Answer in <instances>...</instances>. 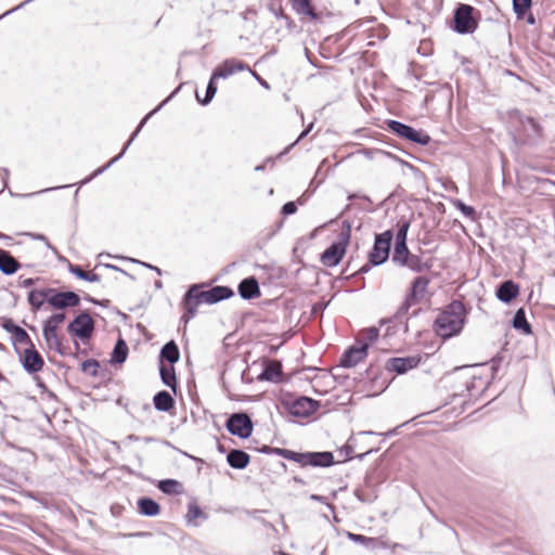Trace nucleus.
<instances>
[{
    "instance_id": "1",
    "label": "nucleus",
    "mask_w": 555,
    "mask_h": 555,
    "mask_svg": "<svg viewBox=\"0 0 555 555\" xmlns=\"http://www.w3.org/2000/svg\"><path fill=\"white\" fill-rule=\"evenodd\" d=\"M465 315L466 309L464 304L460 300H453L435 321L437 335L443 339L457 335L464 326Z\"/></svg>"
},
{
    "instance_id": "2",
    "label": "nucleus",
    "mask_w": 555,
    "mask_h": 555,
    "mask_svg": "<svg viewBox=\"0 0 555 555\" xmlns=\"http://www.w3.org/2000/svg\"><path fill=\"white\" fill-rule=\"evenodd\" d=\"M393 233L387 230L383 233L376 234L373 247L369 253V261L362 266L353 275L363 274L371 270V267L380 266L389 258L391 242Z\"/></svg>"
},
{
    "instance_id": "3",
    "label": "nucleus",
    "mask_w": 555,
    "mask_h": 555,
    "mask_svg": "<svg viewBox=\"0 0 555 555\" xmlns=\"http://www.w3.org/2000/svg\"><path fill=\"white\" fill-rule=\"evenodd\" d=\"M204 286L205 284H193L184 294L182 299V307L184 309V313L180 319V321L183 322L184 324H188L190 320L195 317L199 305H212L210 300L209 289L203 291L202 288Z\"/></svg>"
},
{
    "instance_id": "4",
    "label": "nucleus",
    "mask_w": 555,
    "mask_h": 555,
    "mask_svg": "<svg viewBox=\"0 0 555 555\" xmlns=\"http://www.w3.org/2000/svg\"><path fill=\"white\" fill-rule=\"evenodd\" d=\"M513 126L522 134L526 140H532L542 135V126L532 117L524 115L520 111L514 109L509 113Z\"/></svg>"
},
{
    "instance_id": "5",
    "label": "nucleus",
    "mask_w": 555,
    "mask_h": 555,
    "mask_svg": "<svg viewBox=\"0 0 555 555\" xmlns=\"http://www.w3.org/2000/svg\"><path fill=\"white\" fill-rule=\"evenodd\" d=\"M475 8L469 4H459L454 11V30L457 34H473L478 27V21L474 16Z\"/></svg>"
},
{
    "instance_id": "6",
    "label": "nucleus",
    "mask_w": 555,
    "mask_h": 555,
    "mask_svg": "<svg viewBox=\"0 0 555 555\" xmlns=\"http://www.w3.org/2000/svg\"><path fill=\"white\" fill-rule=\"evenodd\" d=\"M225 428L231 435L247 439L253 434L254 423L247 413L238 412L228 417Z\"/></svg>"
},
{
    "instance_id": "7",
    "label": "nucleus",
    "mask_w": 555,
    "mask_h": 555,
    "mask_svg": "<svg viewBox=\"0 0 555 555\" xmlns=\"http://www.w3.org/2000/svg\"><path fill=\"white\" fill-rule=\"evenodd\" d=\"M387 127L391 132L396 133L398 137L405 139L410 142L417 143L420 145L425 146L431 140L427 133L418 131L413 127L398 120H387Z\"/></svg>"
},
{
    "instance_id": "8",
    "label": "nucleus",
    "mask_w": 555,
    "mask_h": 555,
    "mask_svg": "<svg viewBox=\"0 0 555 555\" xmlns=\"http://www.w3.org/2000/svg\"><path fill=\"white\" fill-rule=\"evenodd\" d=\"M94 321L87 312H80L67 326V332L70 335L77 336L82 341L91 338L94 332Z\"/></svg>"
},
{
    "instance_id": "9",
    "label": "nucleus",
    "mask_w": 555,
    "mask_h": 555,
    "mask_svg": "<svg viewBox=\"0 0 555 555\" xmlns=\"http://www.w3.org/2000/svg\"><path fill=\"white\" fill-rule=\"evenodd\" d=\"M295 462L301 467H330L335 464L334 455L330 451L297 452Z\"/></svg>"
},
{
    "instance_id": "10",
    "label": "nucleus",
    "mask_w": 555,
    "mask_h": 555,
    "mask_svg": "<svg viewBox=\"0 0 555 555\" xmlns=\"http://www.w3.org/2000/svg\"><path fill=\"white\" fill-rule=\"evenodd\" d=\"M15 352L18 354L20 362L27 373L34 374L42 370L44 361L35 345L26 347L24 350L15 347Z\"/></svg>"
},
{
    "instance_id": "11",
    "label": "nucleus",
    "mask_w": 555,
    "mask_h": 555,
    "mask_svg": "<svg viewBox=\"0 0 555 555\" xmlns=\"http://www.w3.org/2000/svg\"><path fill=\"white\" fill-rule=\"evenodd\" d=\"M421 363L420 356H411L404 358H390L386 361L385 369L397 374H404L415 369Z\"/></svg>"
},
{
    "instance_id": "12",
    "label": "nucleus",
    "mask_w": 555,
    "mask_h": 555,
    "mask_svg": "<svg viewBox=\"0 0 555 555\" xmlns=\"http://www.w3.org/2000/svg\"><path fill=\"white\" fill-rule=\"evenodd\" d=\"M369 351V344H361V346L349 347L340 357V366L353 367L361 361H363Z\"/></svg>"
},
{
    "instance_id": "13",
    "label": "nucleus",
    "mask_w": 555,
    "mask_h": 555,
    "mask_svg": "<svg viewBox=\"0 0 555 555\" xmlns=\"http://www.w3.org/2000/svg\"><path fill=\"white\" fill-rule=\"evenodd\" d=\"M318 408V401L308 397H299L291 403L289 412L292 415L297 417H308L312 415Z\"/></svg>"
},
{
    "instance_id": "14",
    "label": "nucleus",
    "mask_w": 555,
    "mask_h": 555,
    "mask_svg": "<svg viewBox=\"0 0 555 555\" xmlns=\"http://www.w3.org/2000/svg\"><path fill=\"white\" fill-rule=\"evenodd\" d=\"M291 2L294 11L301 16V21L322 22L323 13L315 10L311 0H291Z\"/></svg>"
},
{
    "instance_id": "15",
    "label": "nucleus",
    "mask_w": 555,
    "mask_h": 555,
    "mask_svg": "<svg viewBox=\"0 0 555 555\" xmlns=\"http://www.w3.org/2000/svg\"><path fill=\"white\" fill-rule=\"evenodd\" d=\"M50 306L57 310L68 307H77L80 304V297L75 292H60L56 289L55 295L50 298Z\"/></svg>"
},
{
    "instance_id": "16",
    "label": "nucleus",
    "mask_w": 555,
    "mask_h": 555,
    "mask_svg": "<svg viewBox=\"0 0 555 555\" xmlns=\"http://www.w3.org/2000/svg\"><path fill=\"white\" fill-rule=\"evenodd\" d=\"M346 253V243H333L321 255V262L326 267H335L343 259Z\"/></svg>"
},
{
    "instance_id": "17",
    "label": "nucleus",
    "mask_w": 555,
    "mask_h": 555,
    "mask_svg": "<svg viewBox=\"0 0 555 555\" xmlns=\"http://www.w3.org/2000/svg\"><path fill=\"white\" fill-rule=\"evenodd\" d=\"M245 69H249L248 65L242 61L231 59L224 61L219 67H217L212 73V79L217 78H228L236 72H242Z\"/></svg>"
},
{
    "instance_id": "18",
    "label": "nucleus",
    "mask_w": 555,
    "mask_h": 555,
    "mask_svg": "<svg viewBox=\"0 0 555 555\" xmlns=\"http://www.w3.org/2000/svg\"><path fill=\"white\" fill-rule=\"evenodd\" d=\"M238 294L245 300H250L260 297V288L258 281L255 276H249L242 280L238 284Z\"/></svg>"
},
{
    "instance_id": "19",
    "label": "nucleus",
    "mask_w": 555,
    "mask_h": 555,
    "mask_svg": "<svg viewBox=\"0 0 555 555\" xmlns=\"http://www.w3.org/2000/svg\"><path fill=\"white\" fill-rule=\"evenodd\" d=\"M519 294V286L512 280L502 282L495 292L496 298L505 304L511 302Z\"/></svg>"
},
{
    "instance_id": "20",
    "label": "nucleus",
    "mask_w": 555,
    "mask_h": 555,
    "mask_svg": "<svg viewBox=\"0 0 555 555\" xmlns=\"http://www.w3.org/2000/svg\"><path fill=\"white\" fill-rule=\"evenodd\" d=\"M430 280L426 276H417L411 283L410 292L406 294V297L415 304L422 300L427 293L428 285Z\"/></svg>"
},
{
    "instance_id": "21",
    "label": "nucleus",
    "mask_w": 555,
    "mask_h": 555,
    "mask_svg": "<svg viewBox=\"0 0 555 555\" xmlns=\"http://www.w3.org/2000/svg\"><path fill=\"white\" fill-rule=\"evenodd\" d=\"M42 335L49 349L54 350L61 356H65L66 351L63 347L61 338L57 336V328H53L47 325L42 327Z\"/></svg>"
},
{
    "instance_id": "22",
    "label": "nucleus",
    "mask_w": 555,
    "mask_h": 555,
    "mask_svg": "<svg viewBox=\"0 0 555 555\" xmlns=\"http://www.w3.org/2000/svg\"><path fill=\"white\" fill-rule=\"evenodd\" d=\"M249 455L240 449H232L227 455L228 464L235 469H244L249 464Z\"/></svg>"
},
{
    "instance_id": "23",
    "label": "nucleus",
    "mask_w": 555,
    "mask_h": 555,
    "mask_svg": "<svg viewBox=\"0 0 555 555\" xmlns=\"http://www.w3.org/2000/svg\"><path fill=\"white\" fill-rule=\"evenodd\" d=\"M21 263L8 251L0 248V271L5 275L14 274Z\"/></svg>"
},
{
    "instance_id": "24",
    "label": "nucleus",
    "mask_w": 555,
    "mask_h": 555,
    "mask_svg": "<svg viewBox=\"0 0 555 555\" xmlns=\"http://www.w3.org/2000/svg\"><path fill=\"white\" fill-rule=\"evenodd\" d=\"M138 511L142 516L154 517L160 513L159 504L147 496L140 498L137 502Z\"/></svg>"
},
{
    "instance_id": "25",
    "label": "nucleus",
    "mask_w": 555,
    "mask_h": 555,
    "mask_svg": "<svg viewBox=\"0 0 555 555\" xmlns=\"http://www.w3.org/2000/svg\"><path fill=\"white\" fill-rule=\"evenodd\" d=\"M179 359H180V351H179L178 345L173 340L166 343L160 350V354H159L160 363H164L165 361H167L168 364L173 365L175 363H177L179 361Z\"/></svg>"
},
{
    "instance_id": "26",
    "label": "nucleus",
    "mask_w": 555,
    "mask_h": 555,
    "mask_svg": "<svg viewBox=\"0 0 555 555\" xmlns=\"http://www.w3.org/2000/svg\"><path fill=\"white\" fill-rule=\"evenodd\" d=\"M153 403L155 409L160 412H169L175 408V399L166 390L158 391L153 398Z\"/></svg>"
},
{
    "instance_id": "27",
    "label": "nucleus",
    "mask_w": 555,
    "mask_h": 555,
    "mask_svg": "<svg viewBox=\"0 0 555 555\" xmlns=\"http://www.w3.org/2000/svg\"><path fill=\"white\" fill-rule=\"evenodd\" d=\"M159 374L162 382L168 386L175 393L177 391L178 383L173 365L160 363Z\"/></svg>"
},
{
    "instance_id": "28",
    "label": "nucleus",
    "mask_w": 555,
    "mask_h": 555,
    "mask_svg": "<svg viewBox=\"0 0 555 555\" xmlns=\"http://www.w3.org/2000/svg\"><path fill=\"white\" fill-rule=\"evenodd\" d=\"M347 538L358 544L363 545L367 550H376L382 545V542L378 538H370L362 534H357L352 532L347 533Z\"/></svg>"
},
{
    "instance_id": "29",
    "label": "nucleus",
    "mask_w": 555,
    "mask_h": 555,
    "mask_svg": "<svg viewBox=\"0 0 555 555\" xmlns=\"http://www.w3.org/2000/svg\"><path fill=\"white\" fill-rule=\"evenodd\" d=\"M431 266V262L423 261L420 256L412 254L406 261L404 260V262H402L400 267H408L412 271L421 273L429 270Z\"/></svg>"
},
{
    "instance_id": "30",
    "label": "nucleus",
    "mask_w": 555,
    "mask_h": 555,
    "mask_svg": "<svg viewBox=\"0 0 555 555\" xmlns=\"http://www.w3.org/2000/svg\"><path fill=\"white\" fill-rule=\"evenodd\" d=\"M282 374V366L279 362L271 361L269 362L262 373L259 375V378L262 380L276 382Z\"/></svg>"
},
{
    "instance_id": "31",
    "label": "nucleus",
    "mask_w": 555,
    "mask_h": 555,
    "mask_svg": "<svg viewBox=\"0 0 555 555\" xmlns=\"http://www.w3.org/2000/svg\"><path fill=\"white\" fill-rule=\"evenodd\" d=\"M512 324L515 330H519L526 335H529L532 333L531 325L527 321L526 313L522 308L518 309L515 312Z\"/></svg>"
},
{
    "instance_id": "32",
    "label": "nucleus",
    "mask_w": 555,
    "mask_h": 555,
    "mask_svg": "<svg viewBox=\"0 0 555 555\" xmlns=\"http://www.w3.org/2000/svg\"><path fill=\"white\" fill-rule=\"evenodd\" d=\"M128 356V346L122 338H119L113 349L111 362L114 364H121L126 361Z\"/></svg>"
},
{
    "instance_id": "33",
    "label": "nucleus",
    "mask_w": 555,
    "mask_h": 555,
    "mask_svg": "<svg viewBox=\"0 0 555 555\" xmlns=\"http://www.w3.org/2000/svg\"><path fill=\"white\" fill-rule=\"evenodd\" d=\"M209 293L212 305L234 296L233 289L229 286H214Z\"/></svg>"
},
{
    "instance_id": "34",
    "label": "nucleus",
    "mask_w": 555,
    "mask_h": 555,
    "mask_svg": "<svg viewBox=\"0 0 555 555\" xmlns=\"http://www.w3.org/2000/svg\"><path fill=\"white\" fill-rule=\"evenodd\" d=\"M167 100H165L157 108H155L154 111H152L151 113H149L142 120L141 122L139 124V126L137 127V129L134 130V132L131 134L130 139L128 140V142L126 143V145L124 146L122 151L117 155L115 156L114 158H112L109 160V164H114L115 162H117L122 155L124 153L126 152V150L128 149V146L131 144V142L133 141V139L138 135V133L141 131L142 127L144 126V124L146 122V120L157 111L159 109L164 103H166Z\"/></svg>"
},
{
    "instance_id": "35",
    "label": "nucleus",
    "mask_w": 555,
    "mask_h": 555,
    "mask_svg": "<svg viewBox=\"0 0 555 555\" xmlns=\"http://www.w3.org/2000/svg\"><path fill=\"white\" fill-rule=\"evenodd\" d=\"M68 271L76 275L78 279L87 281V282H99L101 280L99 274L93 272H86L81 269V267L77 264H68Z\"/></svg>"
},
{
    "instance_id": "36",
    "label": "nucleus",
    "mask_w": 555,
    "mask_h": 555,
    "mask_svg": "<svg viewBox=\"0 0 555 555\" xmlns=\"http://www.w3.org/2000/svg\"><path fill=\"white\" fill-rule=\"evenodd\" d=\"M157 487L165 494H178L182 491L181 482L175 479L160 480Z\"/></svg>"
},
{
    "instance_id": "37",
    "label": "nucleus",
    "mask_w": 555,
    "mask_h": 555,
    "mask_svg": "<svg viewBox=\"0 0 555 555\" xmlns=\"http://www.w3.org/2000/svg\"><path fill=\"white\" fill-rule=\"evenodd\" d=\"M411 255L412 254L410 253L406 244L395 245L391 260L396 264L401 266L402 262H404V260L406 261Z\"/></svg>"
},
{
    "instance_id": "38",
    "label": "nucleus",
    "mask_w": 555,
    "mask_h": 555,
    "mask_svg": "<svg viewBox=\"0 0 555 555\" xmlns=\"http://www.w3.org/2000/svg\"><path fill=\"white\" fill-rule=\"evenodd\" d=\"M532 0H513V10L518 20L525 17L526 12L531 8Z\"/></svg>"
},
{
    "instance_id": "39",
    "label": "nucleus",
    "mask_w": 555,
    "mask_h": 555,
    "mask_svg": "<svg viewBox=\"0 0 555 555\" xmlns=\"http://www.w3.org/2000/svg\"><path fill=\"white\" fill-rule=\"evenodd\" d=\"M12 339H13L14 348L17 347L16 346L17 344H23L26 347H30L31 345H34L30 336L28 335V333L23 327H20L14 333V335H12Z\"/></svg>"
},
{
    "instance_id": "40",
    "label": "nucleus",
    "mask_w": 555,
    "mask_h": 555,
    "mask_svg": "<svg viewBox=\"0 0 555 555\" xmlns=\"http://www.w3.org/2000/svg\"><path fill=\"white\" fill-rule=\"evenodd\" d=\"M378 336H379V331L375 326L364 328L360 332V337L362 340H364L363 344H369V346L371 344H373L374 341H376Z\"/></svg>"
},
{
    "instance_id": "41",
    "label": "nucleus",
    "mask_w": 555,
    "mask_h": 555,
    "mask_svg": "<svg viewBox=\"0 0 555 555\" xmlns=\"http://www.w3.org/2000/svg\"><path fill=\"white\" fill-rule=\"evenodd\" d=\"M100 364L94 359H88L81 363V371L93 377L98 376Z\"/></svg>"
},
{
    "instance_id": "42",
    "label": "nucleus",
    "mask_w": 555,
    "mask_h": 555,
    "mask_svg": "<svg viewBox=\"0 0 555 555\" xmlns=\"http://www.w3.org/2000/svg\"><path fill=\"white\" fill-rule=\"evenodd\" d=\"M409 228H410L409 221H403L399 224V229H398V232L396 235L395 245L406 244V236H408Z\"/></svg>"
},
{
    "instance_id": "43",
    "label": "nucleus",
    "mask_w": 555,
    "mask_h": 555,
    "mask_svg": "<svg viewBox=\"0 0 555 555\" xmlns=\"http://www.w3.org/2000/svg\"><path fill=\"white\" fill-rule=\"evenodd\" d=\"M217 92V86L215 83V79H212V77L210 78L209 82H208V86L206 88V94H205V98L203 100L199 99V96L197 95V100L203 104V105H207L208 103L211 102V100L214 99L215 94Z\"/></svg>"
},
{
    "instance_id": "44",
    "label": "nucleus",
    "mask_w": 555,
    "mask_h": 555,
    "mask_svg": "<svg viewBox=\"0 0 555 555\" xmlns=\"http://www.w3.org/2000/svg\"><path fill=\"white\" fill-rule=\"evenodd\" d=\"M415 302L410 300V298H408L405 296L404 298V301L401 304V306L398 308L397 312L393 314L392 319L396 320V321H400L410 310V308L412 307V305H414Z\"/></svg>"
},
{
    "instance_id": "45",
    "label": "nucleus",
    "mask_w": 555,
    "mask_h": 555,
    "mask_svg": "<svg viewBox=\"0 0 555 555\" xmlns=\"http://www.w3.org/2000/svg\"><path fill=\"white\" fill-rule=\"evenodd\" d=\"M270 452H271V454L282 456V457H284L288 461H293V462H295L296 453H297L296 451H293L289 449H282V448H274V447H272Z\"/></svg>"
},
{
    "instance_id": "46",
    "label": "nucleus",
    "mask_w": 555,
    "mask_h": 555,
    "mask_svg": "<svg viewBox=\"0 0 555 555\" xmlns=\"http://www.w3.org/2000/svg\"><path fill=\"white\" fill-rule=\"evenodd\" d=\"M66 319L65 313H54L48 320L44 321L43 325L57 328L59 324L63 323Z\"/></svg>"
},
{
    "instance_id": "47",
    "label": "nucleus",
    "mask_w": 555,
    "mask_h": 555,
    "mask_svg": "<svg viewBox=\"0 0 555 555\" xmlns=\"http://www.w3.org/2000/svg\"><path fill=\"white\" fill-rule=\"evenodd\" d=\"M28 302H29V305L31 306V309H33L34 311L39 310V309L43 306V304H44L43 299H41V298L38 296V294H36V291H35V289H33V291L28 294Z\"/></svg>"
},
{
    "instance_id": "48",
    "label": "nucleus",
    "mask_w": 555,
    "mask_h": 555,
    "mask_svg": "<svg viewBox=\"0 0 555 555\" xmlns=\"http://www.w3.org/2000/svg\"><path fill=\"white\" fill-rule=\"evenodd\" d=\"M36 291V294H38V296L43 299V301H47L49 305H50V298H52L55 293H56V289L55 288H50V287H46V288H42V289H35Z\"/></svg>"
},
{
    "instance_id": "49",
    "label": "nucleus",
    "mask_w": 555,
    "mask_h": 555,
    "mask_svg": "<svg viewBox=\"0 0 555 555\" xmlns=\"http://www.w3.org/2000/svg\"><path fill=\"white\" fill-rule=\"evenodd\" d=\"M203 515H204V513L198 505H196V504L189 505L188 514H186L189 521H191L197 517H201Z\"/></svg>"
},
{
    "instance_id": "50",
    "label": "nucleus",
    "mask_w": 555,
    "mask_h": 555,
    "mask_svg": "<svg viewBox=\"0 0 555 555\" xmlns=\"http://www.w3.org/2000/svg\"><path fill=\"white\" fill-rule=\"evenodd\" d=\"M456 207L465 217L474 218L475 209L472 206H468V205L464 204L463 202L459 201L456 203Z\"/></svg>"
},
{
    "instance_id": "51",
    "label": "nucleus",
    "mask_w": 555,
    "mask_h": 555,
    "mask_svg": "<svg viewBox=\"0 0 555 555\" xmlns=\"http://www.w3.org/2000/svg\"><path fill=\"white\" fill-rule=\"evenodd\" d=\"M2 327L8 333L14 335V333L21 327L16 325L11 319H5L2 323Z\"/></svg>"
},
{
    "instance_id": "52",
    "label": "nucleus",
    "mask_w": 555,
    "mask_h": 555,
    "mask_svg": "<svg viewBox=\"0 0 555 555\" xmlns=\"http://www.w3.org/2000/svg\"><path fill=\"white\" fill-rule=\"evenodd\" d=\"M297 210L295 202H287L282 206V214L285 216L293 215Z\"/></svg>"
},
{
    "instance_id": "53",
    "label": "nucleus",
    "mask_w": 555,
    "mask_h": 555,
    "mask_svg": "<svg viewBox=\"0 0 555 555\" xmlns=\"http://www.w3.org/2000/svg\"><path fill=\"white\" fill-rule=\"evenodd\" d=\"M83 298H85L87 301H90V302L95 304V305H100V306H102V307H107V306H108V304H109V300H108V299H104V300H101V301H100V300H96V299H94L93 297H91V296H89V295H86Z\"/></svg>"
},
{
    "instance_id": "54",
    "label": "nucleus",
    "mask_w": 555,
    "mask_h": 555,
    "mask_svg": "<svg viewBox=\"0 0 555 555\" xmlns=\"http://www.w3.org/2000/svg\"><path fill=\"white\" fill-rule=\"evenodd\" d=\"M279 17L283 18L287 25V27H293L294 26V22L292 21V18L284 14L283 11H280V13L278 14Z\"/></svg>"
},
{
    "instance_id": "55",
    "label": "nucleus",
    "mask_w": 555,
    "mask_h": 555,
    "mask_svg": "<svg viewBox=\"0 0 555 555\" xmlns=\"http://www.w3.org/2000/svg\"><path fill=\"white\" fill-rule=\"evenodd\" d=\"M34 284H35V280H34V279H31V278L25 279V280H23V281L21 282V285H22L23 287H30V286H33Z\"/></svg>"
},
{
    "instance_id": "56",
    "label": "nucleus",
    "mask_w": 555,
    "mask_h": 555,
    "mask_svg": "<svg viewBox=\"0 0 555 555\" xmlns=\"http://www.w3.org/2000/svg\"><path fill=\"white\" fill-rule=\"evenodd\" d=\"M343 450H344V452L346 453V455L348 456V459H351V453L353 452L352 447H351V446H349V444H345V446L343 447Z\"/></svg>"
},
{
    "instance_id": "57",
    "label": "nucleus",
    "mask_w": 555,
    "mask_h": 555,
    "mask_svg": "<svg viewBox=\"0 0 555 555\" xmlns=\"http://www.w3.org/2000/svg\"><path fill=\"white\" fill-rule=\"evenodd\" d=\"M111 165H112V164H109V163H108L106 166H104V167H102V168H99V169L93 173V176H90V178H88V180H87V181H91V179H93V177H94V176L102 173V172H103L106 168H108Z\"/></svg>"
},
{
    "instance_id": "58",
    "label": "nucleus",
    "mask_w": 555,
    "mask_h": 555,
    "mask_svg": "<svg viewBox=\"0 0 555 555\" xmlns=\"http://www.w3.org/2000/svg\"><path fill=\"white\" fill-rule=\"evenodd\" d=\"M111 165H112V164H109V163H108L106 166H104V167H102V168H99V169L93 173V176H90V178H88V180H87V181H91V179H93V177H94V176L102 173V172H103L106 168H108Z\"/></svg>"
},
{
    "instance_id": "59",
    "label": "nucleus",
    "mask_w": 555,
    "mask_h": 555,
    "mask_svg": "<svg viewBox=\"0 0 555 555\" xmlns=\"http://www.w3.org/2000/svg\"><path fill=\"white\" fill-rule=\"evenodd\" d=\"M141 263H142L144 267H147V268H150V269H152V270H155V272H157V274H159V275L162 274V270H160L159 268L154 267V266L149 264V263H145V262H141Z\"/></svg>"
},
{
    "instance_id": "60",
    "label": "nucleus",
    "mask_w": 555,
    "mask_h": 555,
    "mask_svg": "<svg viewBox=\"0 0 555 555\" xmlns=\"http://www.w3.org/2000/svg\"><path fill=\"white\" fill-rule=\"evenodd\" d=\"M271 449H272V447H270V446H263L262 448L259 449V452L264 453V454H271V452H270Z\"/></svg>"
},
{
    "instance_id": "61",
    "label": "nucleus",
    "mask_w": 555,
    "mask_h": 555,
    "mask_svg": "<svg viewBox=\"0 0 555 555\" xmlns=\"http://www.w3.org/2000/svg\"><path fill=\"white\" fill-rule=\"evenodd\" d=\"M312 126H313V124H311L306 130H304L300 133L299 139H302L304 137H306L309 133V131L311 130Z\"/></svg>"
},
{
    "instance_id": "62",
    "label": "nucleus",
    "mask_w": 555,
    "mask_h": 555,
    "mask_svg": "<svg viewBox=\"0 0 555 555\" xmlns=\"http://www.w3.org/2000/svg\"><path fill=\"white\" fill-rule=\"evenodd\" d=\"M527 23L529 25H534L535 24V18L532 14H530L528 17H527Z\"/></svg>"
},
{
    "instance_id": "63",
    "label": "nucleus",
    "mask_w": 555,
    "mask_h": 555,
    "mask_svg": "<svg viewBox=\"0 0 555 555\" xmlns=\"http://www.w3.org/2000/svg\"><path fill=\"white\" fill-rule=\"evenodd\" d=\"M34 237L37 240L47 241V237L43 234H36Z\"/></svg>"
},
{
    "instance_id": "64",
    "label": "nucleus",
    "mask_w": 555,
    "mask_h": 555,
    "mask_svg": "<svg viewBox=\"0 0 555 555\" xmlns=\"http://www.w3.org/2000/svg\"><path fill=\"white\" fill-rule=\"evenodd\" d=\"M311 499H312V500H315V501H322V499H323V498H322V496H320V495H315V494H313V495L311 496Z\"/></svg>"
}]
</instances>
